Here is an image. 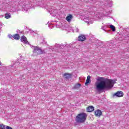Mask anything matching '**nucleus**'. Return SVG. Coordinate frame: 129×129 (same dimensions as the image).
I'll use <instances>...</instances> for the list:
<instances>
[{
  "label": "nucleus",
  "instance_id": "obj_22",
  "mask_svg": "<svg viewBox=\"0 0 129 129\" xmlns=\"http://www.w3.org/2000/svg\"><path fill=\"white\" fill-rule=\"evenodd\" d=\"M3 26H4V24L0 21V30L2 29V28H3Z\"/></svg>",
  "mask_w": 129,
  "mask_h": 129
},
{
  "label": "nucleus",
  "instance_id": "obj_6",
  "mask_svg": "<svg viewBox=\"0 0 129 129\" xmlns=\"http://www.w3.org/2000/svg\"><path fill=\"white\" fill-rule=\"evenodd\" d=\"M66 21L69 23H71L73 20V16L71 14H69L66 18Z\"/></svg>",
  "mask_w": 129,
  "mask_h": 129
},
{
  "label": "nucleus",
  "instance_id": "obj_5",
  "mask_svg": "<svg viewBox=\"0 0 129 129\" xmlns=\"http://www.w3.org/2000/svg\"><path fill=\"white\" fill-rule=\"evenodd\" d=\"M83 21L84 22H85V23H87V25H90V24L93 23V21H92L89 17L86 16L84 17Z\"/></svg>",
  "mask_w": 129,
  "mask_h": 129
},
{
  "label": "nucleus",
  "instance_id": "obj_24",
  "mask_svg": "<svg viewBox=\"0 0 129 129\" xmlns=\"http://www.w3.org/2000/svg\"><path fill=\"white\" fill-rule=\"evenodd\" d=\"M6 129H13V128L10 126H6Z\"/></svg>",
  "mask_w": 129,
  "mask_h": 129
},
{
  "label": "nucleus",
  "instance_id": "obj_1",
  "mask_svg": "<svg viewBox=\"0 0 129 129\" xmlns=\"http://www.w3.org/2000/svg\"><path fill=\"white\" fill-rule=\"evenodd\" d=\"M97 82L95 83L96 89L98 92L102 91L105 88H112L115 81L108 79L103 80V77H99L97 78Z\"/></svg>",
  "mask_w": 129,
  "mask_h": 129
},
{
  "label": "nucleus",
  "instance_id": "obj_30",
  "mask_svg": "<svg viewBox=\"0 0 129 129\" xmlns=\"http://www.w3.org/2000/svg\"><path fill=\"white\" fill-rule=\"evenodd\" d=\"M21 66H22V67H24V66H23V64H21Z\"/></svg>",
  "mask_w": 129,
  "mask_h": 129
},
{
  "label": "nucleus",
  "instance_id": "obj_19",
  "mask_svg": "<svg viewBox=\"0 0 129 129\" xmlns=\"http://www.w3.org/2000/svg\"><path fill=\"white\" fill-rule=\"evenodd\" d=\"M48 27L50 28V29H53V26H52L50 23V22H48Z\"/></svg>",
  "mask_w": 129,
  "mask_h": 129
},
{
  "label": "nucleus",
  "instance_id": "obj_10",
  "mask_svg": "<svg viewBox=\"0 0 129 129\" xmlns=\"http://www.w3.org/2000/svg\"><path fill=\"white\" fill-rule=\"evenodd\" d=\"M86 39V37L84 35H81L78 38V40L80 42H83V41H85Z\"/></svg>",
  "mask_w": 129,
  "mask_h": 129
},
{
  "label": "nucleus",
  "instance_id": "obj_29",
  "mask_svg": "<svg viewBox=\"0 0 129 129\" xmlns=\"http://www.w3.org/2000/svg\"><path fill=\"white\" fill-rule=\"evenodd\" d=\"M2 66V62L0 61V66Z\"/></svg>",
  "mask_w": 129,
  "mask_h": 129
},
{
  "label": "nucleus",
  "instance_id": "obj_13",
  "mask_svg": "<svg viewBox=\"0 0 129 129\" xmlns=\"http://www.w3.org/2000/svg\"><path fill=\"white\" fill-rule=\"evenodd\" d=\"M94 110V108L92 106H90L87 108L88 112H91Z\"/></svg>",
  "mask_w": 129,
  "mask_h": 129
},
{
  "label": "nucleus",
  "instance_id": "obj_31",
  "mask_svg": "<svg viewBox=\"0 0 129 129\" xmlns=\"http://www.w3.org/2000/svg\"><path fill=\"white\" fill-rule=\"evenodd\" d=\"M108 15V14H106L105 16H107Z\"/></svg>",
  "mask_w": 129,
  "mask_h": 129
},
{
  "label": "nucleus",
  "instance_id": "obj_15",
  "mask_svg": "<svg viewBox=\"0 0 129 129\" xmlns=\"http://www.w3.org/2000/svg\"><path fill=\"white\" fill-rule=\"evenodd\" d=\"M90 78H91V77H90V76H87V80L85 83V85H87L88 84V83H89V82H90Z\"/></svg>",
  "mask_w": 129,
  "mask_h": 129
},
{
  "label": "nucleus",
  "instance_id": "obj_27",
  "mask_svg": "<svg viewBox=\"0 0 129 129\" xmlns=\"http://www.w3.org/2000/svg\"><path fill=\"white\" fill-rule=\"evenodd\" d=\"M21 64V63H19V62H16L15 63V65H19V64Z\"/></svg>",
  "mask_w": 129,
  "mask_h": 129
},
{
  "label": "nucleus",
  "instance_id": "obj_12",
  "mask_svg": "<svg viewBox=\"0 0 129 129\" xmlns=\"http://www.w3.org/2000/svg\"><path fill=\"white\" fill-rule=\"evenodd\" d=\"M109 24H107L106 26L107 27H109V28H110V29H111L112 31H113V32H114L115 31V27H114V26L111 25H109Z\"/></svg>",
  "mask_w": 129,
  "mask_h": 129
},
{
  "label": "nucleus",
  "instance_id": "obj_4",
  "mask_svg": "<svg viewBox=\"0 0 129 129\" xmlns=\"http://www.w3.org/2000/svg\"><path fill=\"white\" fill-rule=\"evenodd\" d=\"M123 95V92L121 91H118L117 92L113 94V97H122Z\"/></svg>",
  "mask_w": 129,
  "mask_h": 129
},
{
  "label": "nucleus",
  "instance_id": "obj_11",
  "mask_svg": "<svg viewBox=\"0 0 129 129\" xmlns=\"http://www.w3.org/2000/svg\"><path fill=\"white\" fill-rule=\"evenodd\" d=\"M62 30H66V31H68L69 32H70V30H72L73 32H74V30H73V28L71 26H69V27H61Z\"/></svg>",
  "mask_w": 129,
  "mask_h": 129
},
{
  "label": "nucleus",
  "instance_id": "obj_3",
  "mask_svg": "<svg viewBox=\"0 0 129 129\" xmlns=\"http://www.w3.org/2000/svg\"><path fill=\"white\" fill-rule=\"evenodd\" d=\"M31 48L33 50V53L35 55H41V54H45V49L42 50L39 46L30 45Z\"/></svg>",
  "mask_w": 129,
  "mask_h": 129
},
{
  "label": "nucleus",
  "instance_id": "obj_9",
  "mask_svg": "<svg viewBox=\"0 0 129 129\" xmlns=\"http://www.w3.org/2000/svg\"><path fill=\"white\" fill-rule=\"evenodd\" d=\"M102 114V112H101V110L99 109H97L95 111V115L97 117H99V116H101Z\"/></svg>",
  "mask_w": 129,
  "mask_h": 129
},
{
  "label": "nucleus",
  "instance_id": "obj_17",
  "mask_svg": "<svg viewBox=\"0 0 129 129\" xmlns=\"http://www.w3.org/2000/svg\"><path fill=\"white\" fill-rule=\"evenodd\" d=\"M6 19H11L12 18V15L10 13H7L5 14Z\"/></svg>",
  "mask_w": 129,
  "mask_h": 129
},
{
  "label": "nucleus",
  "instance_id": "obj_2",
  "mask_svg": "<svg viewBox=\"0 0 129 129\" xmlns=\"http://www.w3.org/2000/svg\"><path fill=\"white\" fill-rule=\"evenodd\" d=\"M87 115L85 113H81L78 114L76 117L75 121L78 123H84V122L86 120V117Z\"/></svg>",
  "mask_w": 129,
  "mask_h": 129
},
{
  "label": "nucleus",
  "instance_id": "obj_25",
  "mask_svg": "<svg viewBox=\"0 0 129 129\" xmlns=\"http://www.w3.org/2000/svg\"><path fill=\"white\" fill-rule=\"evenodd\" d=\"M22 8H23V9H24V10H27V9H26V8H27V6H23L22 7Z\"/></svg>",
  "mask_w": 129,
  "mask_h": 129
},
{
  "label": "nucleus",
  "instance_id": "obj_21",
  "mask_svg": "<svg viewBox=\"0 0 129 129\" xmlns=\"http://www.w3.org/2000/svg\"><path fill=\"white\" fill-rule=\"evenodd\" d=\"M80 86H81V85L80 84H77L75 86V88H79Z\"/></svg>",
  "mask_w": 129,
  "mask_h": 129
},
{
  "label": "nucleus",
  "instance_id": "obj_18",
  "mask_svg": "<svg viewBox=\"0 0 129 129\" xmlns=\"http://www.w3.org/2000/svg\"><path fill=\"white\" fill-rule=\"evenodd\" d=\"M0 127L1 129H6V127H7V126H6V125L4 124H1Z\"/></svg>",
  "mask_w": 129,
  "mask_h": 129
},
{
  "label": "nucleus",
  "instance_id": "obj_26",
  "mask_svg": "<svg viewBox=\"0 0 129 129\" xmlns=\"http://www.w3.org/2000/svg\"><path fill=\"white\" fill-rule=\"evenodd\" d=\"M76 32H79V29L78 28H76Z\"/></svg>",
  "mask_w": 129,
  "mask_h": 129
},
{
  "label": "nucleus",
  "instance_id": "obj_28",
  "mask_svg": "<svg viewBox=\"0 0 129 129\" xmlns=\"http://www.w3.org/2000/svg\"><path fill=\"white\" fill-rule=\"evenodd\" d=\"M104 31H105V29H104V28H102Z\"/></svg>",
  "mask_w": 129,
  "mask_h": 129
},
{
  "label": "nucleus",
  "instance_id": "obj_16",
  "mask_svg": "<svg viewBox=\"0 0 129 129\" xmlns=\"http://www.w3.org/2000/svg\"><path fill=\"white\" fill-rule=\"evenodd\" d=\"M13 38L15 39V40H20V35L18 34H15L13 36Z\"/></svg>",
  "mask_w": 129,
  "mask_h": 129
},
{
  "label": "nucleus",
  "instance_id": "obj_14",
  "mask_svg": "<svg viewBox=\"0 0 129 129\" xmlns=\"http://www.w3.org/2000/svg\"><path fill=\"white\" fill-rule=\"evenodd\" d=\"M63 77L66 79H68V78H71V74H64L63 75Z\"/></svg>",
  "mask_w": 129,
  "mask_h": 129
},
{
  "label": "nucleus",
  "instance_id": "obj_23",
  "mask_svg": "<svg viewBox=\"0 0 129 129\" xmlns=\"http://www.w3.org/2000/svg\"><path fill=\"white\" fill-rule=\"evenodd\" d=\"M8 37H9V38H10V39H13L14 38V36H13L11 34H9Z\"/></svg>",
  "mask_w": 129,
  "mask_h": 129
},
{
  "label": "nucleus",
  "instance_id": "obj_8",
  "mask_svg": "<svg viewBox=\"0 0 129 129\" xmlns=\"http://www.w3.org/2000/svg\"><path fill=\"white\" fill-rule=\"evenodd\" d=\"M62 47H64V46H62V45L56 44L55 45V46H50L49 48V51H51V50H52V49H54L55 50L56 48H59L60 49H61Z\"/></svg>",
  "mask_w": 129,
  "mask_h": 129
},
{
  "label": "nucleus",
  "instance_id": "obj_7",
  "mask_svg": "<svg viewBox=\"0 0 129 129\" xmlns=\"http://www.w3.org/2000/svg\"><path fill=\"white\" fill-rule=\"evenodd\" d=\"M21 41L24 44H29V42H28V40H27V38L24 35L21 37Z\"/></svg>",
  "mask_w": 129,
  "mask_h": 129
},
{
  "label": "nucleus",
  "instance_id": "obj_20",
  "mask_svg": "<svg viewBox=\"0 0 129 129\" xmlns=\"http://www.w3.org/2000/svg\"><path fill=\"white\" fill-rule=\"evenodd\" d=\"M56 10L52 9V10H51V11H49V13L50 14H55L56 12Z\"/></svg>",
  "mask_w": 129,
  "mask_h": 129
}]
</instances>
